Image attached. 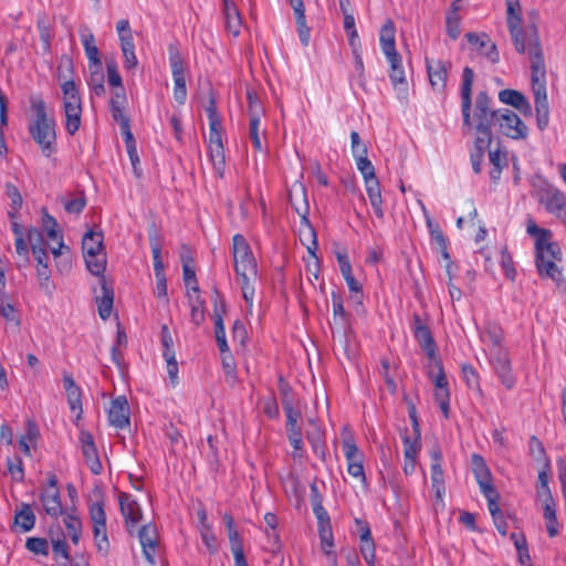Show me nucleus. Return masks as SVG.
I'll use <instances>...</instances> for the list:
<instances>
[{"mask_svg":"<svg viewBox=\"0 0 566 566\" xmlns=\"http://www.w3.org/2000/svg\"><path fill=\"white\" fill-rule=\"evenodd\" d=\"M249 135L252 140L254 149L261 151L263 147L260 138V118H256V115L254 116V118L250 119Z\"/></svg>","mask_w":566,"mask_h":566,"instance_id":"61","label":"nucleus"},{"mask_svg":"<svg viewBox=\"0 0 566 566\" xmlns=\"http://www.w3.org/2000/svg\"><path fill=\"white\" fill-rule=\"evenodd\" d=\"M14 524H17L23 532H29L34 527L35 515L28 503L21 505L20 511L14 515Z\"/></svg>","mask_w":566,"mask_h":566,"instance_id":"31","label":"nucleus"},{"mask_svg":"<svg viewBox=\"0 0 566 566\" xmlns=\"http://www.w3.org/2000/svg\"><path fill=\"white\" fill-rule=\"evenodd\" d=\"M187 297L190 306V319L196 326H199L205 321V301L199 293L192 295L189 291H187Z\"/></svg>","mask_w":566,"mask_h":566,"instance_id":"29","label":"nucleus"},{"mask_svg":"<svg viewBox=\"0 0 566 566\" xmlns=\"http://www.w3.org/2000/svg\"><path fill=\"white\" fill-rule=\"evenodd\" d=\"M7 468L11 478L15 482H23L24 480V470L23 462L20 457H15L14 459H7Z\"/></svg>","mask_w":566,"mask_h":566,"instance_id":"52","label":"nucleus"},{"mask_svg":"<svg viewBox=\"0 0 566 566\" xmlns=\"http://www.w3.org/2000/svg\"><path fill=\"white\" fill-rule=\"evenodd\" d=\"M119 509L125 518V524L129 534H133V528L143 518V512L139 504L128 493L122 492L118 496Z\"/></svg>","mask_w":566,"mask_h":566,"instance_id":"13","label":"nucleus"},{"mask_svg":"<svg viewBox=\"0 0 566 566\" xmlns=\"http://www.w3.org/2000/svg\"><path fill=\"white\" fill-rule=\"evenodd\" d=\"M120 48L124 55V66L127 70H134L138 65L135 54V44L132 35L120 36Z\"/></svg>","mask_w":566,"mask_h":566,"instance_id":"30","label":"nucleus"},{"mask_svg":"<svg viewBox=\"0 0 566 566\" xmlns=\"http://www.w3.org/2000/svg\"><path fill=\"white\" fill-rule=\"evenodd\" d=\"M356 165L357 169L363 175L364 180L377 177L375 172V167L368 159L367 154H365L364 150H360V156L356 157Z\"/></svg>","mask_w":566,"mask_h":566,"instance_id":"46","label":"nucleus"},{"mask_svg":"<svg viewBox=\"0 0 566 566\" xmlns=\"http://www.w3.org/2000/svg\"><path fill=\"white\" fill-rule=\"evenodd\" d=\"M63 112L65 115V129L74 135L81 126L82 97L74 81L61 83Z\"/></svg>","mask_w":566,"mask_h":566,"instance_id":"6","label":"nucleus"},{"mask_svg":"<svg viewBox=\"0 0 566 566\" xmlns=\"http://www.w3.org/2000/svg\"><path fill=\"white\" fill-rule=\"evenodd\" d=\"M139 542L143 547V554L145 558L151 564L155 565V556L154 552L157 546V530L151 524H146L140 527L138 531Z\"/></svg>","mask_w":566,"mask_h":566,"instance_id":"17","label":"nucleus"},{"mask_svg":"<svg viewBox=\"0 0 566 566\" xmlns=\"http://www.w3.org/2000/svg\"><path fill=\"white\" fill-rule=\"evenodd\" d=\"M74 65L73 60L69 55H62L57 65V80L61 83H66L73 80Z\"/></svg>","mask_w":566,"mask_h":566,"instance_id":"37","label":"nucleus"},{"mask_svg":"<svg viewBox=\"0 0 566 566\" xmlns=\"http://www.w3.org/2000/svg\"><path fill=\"white\" fill-rule=\"evenodd\" d=\"M233 241L234 271L240 279L256 280L258 266L251 248L242 234H235Z\"/></svg>","mask_w":566,"mask_h":566,"instance_id":"8","label":"nucleus"},{"mask_svg":"<svg viewBox=\"0 0 566 566\" xmlns=\"http://www.w3.org/2000/svg\"><path fill=\"white\" fill-rule=\"evenodd\" d=\"M474 72L465 66L462 71V83L460 88L461 113L464 126H473L476 132V138L493 140L492 126L496 125L501 109H492V99L486 91H480L475 97L474 111L472 108V86Z\"/></svg>","mask_w":566,"mask_h":566,"instance_id":"1","label":"nucleus"},{"mask_svg":"<svg viewBox=\"0 0 566 566\" xmlns=\"http://www.w3.org/2000/svg\"><path fill=\"white\" fill-rule=\"evenodd\" d=\"M465 38L469 43L478 46L480 54L488 57L492 63L499 62L500 55L496 45L489 39V36L485 33L479 35L474 32H468L465 34Z\"/></svg>","mask_w":566,"mask_h":566,"instance_id":"18","label":"nucleus"},{"mask_svg":"<svg viewBox=\"0 0 566 566\" xmlns=\"http://www.w3.org/2000/svg\"><path fill=\"white\" fill-rule=\"evenodd\" d=\"M546 209L549 212L566 210V197L559 192H552L546 200Z\"/></svg>","mask_w":566,"mask_h":566,"instance_id":"57","label":"nucleus"},{"mask_svg":"<svg viewBox=\"0 0 566 566\" xmlns=\"http://www.w3.org/2000/svg\"><path fill=\"white\" fill-rule=\"evenodd\" d=\"M319 537L322 542V548L326 553L327 556L332 558L333 565H336V555L331 551V548L334 546L333 544V533L331 525H322L319 527Z\"/></svg>","mask_w":566,"mask_h":566,"instance_id":"42","label":"nucleus"},{"mask_svg":"<svg viewBox=\"0 0 566 566\" xmlns=\"http://www.w3.org/2000/svg\"><path fill=\"white\" fill-rule=\"evenodd\" d=\"M277 389L281 396L282 407L285 408L286 403H289L290 406H294L291 395L292 388L283 376H280L277 379Z\"/></svg>","mask_w":566,"mask_h":566,"instance_id":"60","label":"nucleus"},{"mask_svg":"<svg viewBox=\"0 0 566 566\" xmlns=\"http://www.w3.org/2000/svg\"><path fill=\"white\" fill-rule=\"evenodd\" d=\"M168 54L172 76L185 74V62L176 44H170L168 46Z\"/></svg>","mask_w":566,"mask_h":566,"instance_id":"38","label":"nucleus"},{"mask_svg":"<svg viewBox=\"0 0 566 566\" xmlns=\"http://www.w3.org/2000/svg\"><path fill=\"white\" fill-rule=\"evenodd\" d=\"M431 483L436 497L442 500L446 488L441 464H431Z\"/></svg>","mask_w":566,"mask_h":566,"instance_id":"39","label":"nucleus"},{"mask_svg":"<svg viewBox=\"0 0 566 566\" xmlns=\"http://www.w3.org/2000/svg\"><path fill=\"white\" fill-rule=\"evenodd\" d=\"M129 419L130 409L127 398L125 396H118L113 399L108 410L109 423L117 429H124L129 426Z\"/></svg>","mask_w":566,"mask_h":566,"instance_id":"15","label":"nucleus"},{"mask_svg":"<svg viewBox=\"0 0 566 566\" xmlns=\"http://www.w3.org/2000/svg\"><path fill=\"white\" fill-rule=\"evenodd\" d=\"M6 195L11 200V210L8 212V216L10 219H15L23 203L22 196L19 189L9 182L6 185Z\"/></svg>","mask_w":566,"mask_h":566,"instance_id":"36","label":"nucleus"},{"mask_svg":"<svg viewBox=\"0 0 566 566\" xmlns=\"http://www.w3.org/2000/svg\"><path fill=\"white\" fill-rule=\"evenodd\" d=\"M491 364H492L496 375L499 376L501 382L507 389H512L515 384V378L512 375L511 360L509 357V353L506 355H502V357H500L496 360H493V363H491Z\"/></svg>","mask_w":566,"mask_h":566,"instance_id":"25","label":"nucleus"},{"mask_svg":"<svg viewBox=\"0 0 566 566\" xmlns=\"http://www.w3.org/2000/svg\"><path fill=\"white\" fill-rule=\"evenodd\" d=\"M201 538L205 545L207 546L210 554H216L218 551L217 547V538L211 530L210 525H203V527L200 528Z\"/></svg>","mask_w":566,"mask_h":566,"instance_id":"62","label":"nucleus"},{"mask_svg":"<svg viewBox=\"0 0 566 566\" xmlns=\"http://www.w3.org/2000/svg\"><path fill=\"white\" fill-rule=\"evenodd\" d=\"M63 386L67 396V401L72 411H77L76 418L80 419L83 413L82 390L75 384L72 375L64 374Z\"/></svg>","mask_w":566,"mask_h":566,"instance_id":"20","label":"nucleus"},{"mask_svg":"<svg viewBox=\"0 0 566 566\" xmlns=\"http://www.w3.org/2000/svg\"><path fill=\"white\" fill-rule=\"evenodd\" d=\"M222 124L221 120L209 123L208 148L209 157L217 175L222 178L224 174L226 156L222 144Z\"/></svg>","mask_w":566,"mask_h":566,"instance_id":"9","label":"nucleus"},{"mask_svg":"<svg viewBox=\"0 0 566 566\" xmlns=\"http://www.w3.org/2000/svg\"><path fill=\"white\" fill-rule=\"evenodd\" d=\"M302 195H303L302 206H295V203L293 202L292 195H290V202L294 207L297 214L301 217L302 224L305 226L306 232L308 234V239L311 240V245H307V251L313 256L314 261H313V268H312V264L308 263L307 269L311 272H313L314 277L317 279L319 263H318V258L315 254V251L318 248L317 240H316V232H315L314 228L311 226L310 220H308L310 207L305 199V190H302Z\"/></svg>","mask_w":566,"mask_h":566,"instance_id":"10","label":"nucleus"},{"mask_svg":"<svg viewBox=\"0 0 566 566\" xmlns=\"http://www.w3.org/2000/svg\"><path fill=\"white\" fill-rule=\"evenodd\" d=\"M56 227L57 222L55 218L49 214L46 208H42V228L52 240H56L57 237H60L56 231Z\"/></svg>","mask_w":566,"mask_h":566,"instance_id":"55","label":"nucleus"},{"mask_svg":"<svg viewBox=\"0 0 566 566\" xmlns=\"http://www.w3.org/2000/svg\"><path fill=\"white\" fill-rule=\"evenodd\" d=\"M525 96L521 92H518L516 90H511V88L502 90L499 93V99L502 103L510 105L516 109H517L518 105L522 103V99Z\"/></svg>","mask_w":566,"mask_h":566,"instance_id":"51","label":"nucleus"},{"mask_svg":"<svg viewBox=\"0 0 566 566\" xmlns=\"http://www.w3.org/2000/svg\"><path fill=\"white\" fill-rule=\"evenodd\" d=\"M389 64V77L394 84V86H398L399 84H406L405 70L402 67V57L395 49L384 51Z\"/></svg>","mask_w":566,"mask_h":566,"instance_id":"23","label":"nucleus"},{"mask_svg":"<svg viewBox=\"0 0 566 566\" xmlns=\"http://www.w3.org/2000/svg\"><path fill=\"white\" fill-rule=\"evenodd\" d=\"M526 232L534 239L535 259L548 261H563V252L559 244L553 240L549 229L538 227L533 220H528Z\"/></svg>","mask_w":566,"mask_h":566,"instance_id":"7","label":"nucleus"},{"mask_svg":"<svg viewBox=\"0 0 566 566\" xmlns=\"http://www.w3.org/2000/svg\"><path fill=\"white\" fill-rule=\"evenodd\" d=\"M506 22L515 50L524 54L526 51L531 59L532 42L536 39L542 49L538 29L535 23L522 28V8L520 0H506Z\"/></svg>","mask_w":566,"mask_h":566,"instance_id":"4","label":"nucleus"},{"mask_svg":"<svg viewBox=\"0 0 566 566\" xmlns=\"http://www.w3.org/2000/svg\"><path fill=\"white\" fill-rule=\"evenodd\" d=\"M451 62L442 60L426 59V67L430 85L434 91L443 92L447 86L448 73L451 69Z\"/></svg>","mask_w":566,"mask_h":566,"instance_id":"12","label":"nucleus"},{"mask_svg":"<svg viewBox=\"0 0 566 566\" xmlns=\"http://www.w3.org/2000/svg\"><path fill=\"white\" fill-rule=\"evenodd\" d=\"M87 270L99 277L102 295L96 297L99 317L103 321L109 318L114 304V290L104 275L106 269V253L98 252L96 256L84 255Z\"/></svg>","mask_w":566,"mask_h":566,"instance_id":"5","label":"nucleus"},{"mask_svg":"<svg viewBox=\"0 0 566 566\" xmlns=\"http://www.w3.org/2000/svg\"><path fill=\"white\" fill-rule=\"evenodd\" d=\"M492 142L493 140L475 137L473 148L470 151V160L472 169L475 174L481 172V165L484 159L485 151L490 147Z\"/></svg>","mask_w":566,"mask_h":566,"instance_id":"27","label":"nucleus"},{"mask_svg":"<svg viewBox=\"0 0 566 566\" xmlns=\"http://www.w3.org/2000/svg\"><path fill=\"white\" fill-rule=\"evenodd\" d=\"M396 28L392 20L388 19L380 30V46L382 52L386 50H392L396 48V39H395Z\"/></svg>","mask_w":566,"mask_h":566,"instance_id":"35","label":"nucleus"},{"mask_svg":"<svg viewBox=\"0 0 566 566\" xmlns=\"http://www.w3.org/2000/svg\"><path fill=\"white\" fill-rule=\"evenodd\" d=\"M88 84H90L92 91L97 96H101L105 93L104 74L102 72H99V71L92 72Z\"/></svg>","mask_w":566,"mask_h":566,"instance_id":"64","label":"nucleus"},{"mask_svg":"<svg viewBox=\"0 0 566 566\" xmlns=\"http://www.w3.org/2000/svg\"><path fill=\"white\" fill-rule=\"evenodd\" d=\"M80 443L85 462L90 467L92 473L99 474L103 470L102 462L98 457L93 436L85 430L80 432Z\"/></svg>","mask_w":566,"mask_h":566,"instance_id":"14","label":"nucleus"},{"mask_svg":"<svg viewBox=\"0 0 566 566\" xmlns=\"http://www.w3.org/2000/svg\"><path fill=\"white\" fill-rule=\"evenodd\" d=\"M460 24H461V17L460 14H455V13H450V12H447V15H446V29H447V33L448 35L452 39V40H457L461 33V28H460Z\"/></svg>","mask_w":566,"mask_h":566,"instance_id":"54","label":"nucleus"},{"mask_svg":"<svg viewBox=\"0 0 566 566\" xmlns=\"http://www.w3.org/2000/svg\"><path fill=\"white\" fill-rule=\"evenodd\" d=\"M40 499L48 515L56 518L63 514V506L59 489H45L41 493Z\"/></svg>","mask_w":566,"mask_h":566,"instance_id":"22","label":"nucleus"},{"mask_svg":"<svg viewBox=\"0 0 566 566\" xmlns=\"http://www.w3.org/2000/svg\"><path fill=\"white\" fill-rule=\"evenodd\" d=\"M413 336L420 345L421 349L426 353L428 358L431 360V366H436V360H441L437 357V344L433 339L432 333L429 326H418L413 331Z\"/></svg>","mask_w":566,"mask_h":566,"instance_id":"19","label":"nucleus"},{"mask_svg":"<svg viewBox=\"0 0 566 566\" xmlns=\"http://www.w3.org/2000/svg\"><path fill=\"white\" fill-rule=\"evenodd\" d=\"M366 192L377 218H384L380 182L377 177L364 180Z\"/></svg>","mask_w":566,"mask_h":566,"instance_id":"24","label":"nucleus"},{"mask_svg":"<svg viewBox=\"0 0 566 566\" xmlns=\"http://www.w3.org/2000/svg\"><path fill=\"white\" fill-rule=\"evenodd\" d=\"M531 82L534 94L536 124L539 130H544L549 122V108L546 92V66L543 49H539L535 40L531 49Z\"/></svg>","mask_w":566,"mask_h":566,"instance_id":"2","label":"nucleus"},{"mask_svg":"<svg viewBox=\"0 0 566 566\" xmlns=\"http://www.w3.org/2000/svg\"><path fill=\"white\" fill-rule=\"evenodd\" d=\"M174 97L176 102L180 105L185 104L187 98V86H186V76L185 74L174 75Z\"/></svg>","mask_w":566,"mask_h":566,"instance_id":"56","label":"nucleus"},{"mask_svg":"<svg viewBox=\"0 0 566 566\" xmlns=\"http://www.w3.org/2000/svg\"><path fill=\"white\" fill-rule=\"evenodd\" d=\"M51 542H52V551H53L55 558H57V557L63 558V560H64L63 565H66L70 562L71 556H70L69 546H67V543H66L64 536L57 537V538L51 537Z\"/></svg>","mask_w":566,"mask_h":566,"instance_id":"50","label":"nucleus"},{"mask_svg":"<svg viewBox=\"0 0 566 566\" xmlns=\"http://www.w3.org/2000/svg\"><path fill=\"white\" fill-rule=\"evenodd\" d=\"M286 416V430L287 433L302 431L301 427L297 424L298 419L301 418L300 411H297L294 406H290L286 403L285 408H283Z\"/></svg>","mask_w":566,"mask_h":566,"instance_id":"49","label":"nucleus"},{"mask_svg":"<svg viewBox=\"0 0 566 566\" xmlns=\"http://www.w3.org/2000/svg\"><path fill=\"white\" fill-rule=\"evenodd\" d=\"M343 449L347 460V465H349V463L363 462V457L352 437L344 438Z\"/></svg>","mask_w":566,"mask_h":566,"instance_id":"44","label":"nucleus"},{"mask_svg":"<svg viewBox=\"0 0 566 566\" xmlns=\"http://www.w3.org/2000/svg\"><path fill=\"white\" fill-rule=\"evenodd\" d=\"M403 442V455L405 458L409 459H416L418 452L420 451L421 443H420V437L418 436H403L402 437Z\"/></svg>","mask_w":566,"mask_h":566,"instance_id":"47","label":"nucleus"},{"mask_svg":"<svg viewBox=\"0 0 566 566\" xmlns=\"http://www.w3.org/2000/svg\"><path fill=\"white\" fill-rule=\"evenodd\" d=\"M83 255L96 256L104 251L103 233L88 230L82 239Z\"/></svg>","mask_w":566,"mask_h":566,"instance_id":"26","label":"nucleus"},{"mask_svg":"<svg viewBox=\"0 0 566 566\" xmlns=\"http://www.w3.org/2000/svg\"><path fill=\"white\" fill-rule=\"evenodd\" d=\"M426 223L429 229L431 240L434 241L438 244V247L448 243V239L446 238L442 229L437 222H434L432 219L428 217Z\"/></svg>","mask_w":566,"mask_h":566,"instance_id":"58","label":"nucleus"},{"mask_svg":"<svg viewBox=\"0 0 566 566\" xmlns=\"http://www.w3.org/2000/svg\"><path fill=\"white\" fill-rule=\"evenodd\" d=\"M504 338V332L501 326L490 323L485 326L484 333L482 335V340L488 339L492 346L502 345Z\"/></svg>","mask_w":566,"mask_h":566,"instance_id":"43","label":"nucleus"},{"mask_svg":"<svg viewBox=\"0 0 566 566\" xmlns=\"http://www.w3.org/2000/svg\"><path fill=\"white\" fill-rule=\"evenodd\" d=\"M247 98H248V112H249L250 119L254 118L255 115H256V118H261L263 108L258 102L256 92H254L253 90H248Z\"/></svg>","mask_w":566,"mask_h":566,"instance_id":"59","label":"nucleus"},{"mask_svg":"<svg viewBox=\"0 0 566 566\" xmlns=\"http://www.w3.org/2000/svg\"><path fill=\"white\" fill-rule=\"evenodd\" d=\"M192 261H193L192 256L189 253L181 254L185 284L190 293L193 292L195 294H198L200 292V289H199L198 282H197L195 269L192 266H190V263Z\"/></svg>","mask_w":566,"mask_h":566,"instance_id":"28","label":"nucleus"},{"mask_svg":"<svg viewBox=\"0 0 566 566\" xmlns=\"http://www.w3.org/2000/svg\"><path fill=\"white\" fill-rule=\"evenodd\" d=\"M93 535L96 543L97 551L102 554H107L109 548V542L107 538L106 525H93Z\"/></svg>","mask_w":566,"mask_h":566,"instance_id":"45","label":"nucleus"},{"mask_svg":"<svg viewBox=\"0 0 566 566\" xmlns=\"http://www.w3.org/2000/svg\"><path fill=\"white\" fill-rule=\"evenodd\" d=\"M25 547L36 555H49V544L43 537H29L25 542Z\"/></svg>","mask_w":566,"mask_h":566,"instance_id":"53","label":"nucleus"},{"mask_svg":"<svg viewBox=\"0 0 566 566\" xmlns=\"http://www.w3.org/2000/svg\"><path fill=\"white\" fill-rule=\"evenodd\" d=\"M83 45L90 62H93L97 67H101L99 52L94 44V35L92 33L83 36Z\"/></svg>","mask_w":566,"mask_h":566,"instance_id":"48","label":"nucleus"},{"mask_svg":"<svg viewBox=\"0 0 566 566\" xmlns=\"http://www.w3.org/2000/svg\"><path fill=\"white\" fill-rule=\"evenodd\" d=\"M224 13L228 30L234 35H239L241 19L235 4L229 0H223Z\"/></svg>","mask_w":566,"mask_h":566,"instance_id":"32","label":"nucleus"},{"mask_svg":"<svg viewBox=\"0 0 566 566\" xmlns=\"http://www.w3.org/2000/svg\"><path fill=\"white\" fill-rule=\"evenodd\" d=\"M429 377L433 380L436 387V400L438 403H442L444 401L450 402V392L448 388V380L443 370L442 361L436 360V366L430 367Z\"/></svg>","mask_w":566,"mask_h":566,"instance_id":"16","label":"nucleus"},{"mask_svg":"<svg viewBox=\"0 0 566 566\" xmlns=\"http://www.w3.org/2000/svg\"><path fill=\"white\" fill-rule=\"evenodd\" d=\"M294 14H295L300 40H301L302 44L306 46L310 42V28L306 25L305 7L294 9Z\"/></svg>","mask_w":566,"mask_h":566,"instance_id":"41","label":"nucleus"},{"mask_svg":"<svg viewBox=\"0 0 566 566\" xmlns=\"http://www.w3.org/2000/svg\"><path fill=\"white\" fill-rule=\"evenodd\" d=\"M471 463L478 484L492 480V474L485 463V460L481 455L474 453L472 455Z\"/></svg>","mask_w":566,"mask_h":566,"instance_id":"33","label":"nucleus"},{"mask_svg":"<svg viewBox=\"0 0 566 566\" xmlns=\"http://www.w3.org/2000/svg\"><path fill=\"white\" fill-rule=\"evenodd\" d=\"M496 124L509 138L525 139L528 135V127L512 109L502 108Z\"/></svg>","mask_w":566,"mask_h":566,"instance_id":"11","label":"nucleus"},{"mask_svg":"<svg viewBox=\"0 0 566 566\" xmlns=\"http://www.w3.org/2000/svg\"><path fill=\"white\" fill-rule=\"evenodd\" d=\"M562 261H548L543 260V254L541 253L539 259H535V265L538 273V276L541 279H549L553 282H555L557 285H559L560 282H563V273L562 268L559 266V263Z\"/></svg>","mask_w":566,"mask_h":566,"instance_id":"21","label":"nucleus"},{"mask_svg":"<svg viewBox=\"0 0 566 566\" xmlns=\"http://www.w3.org/2000/svg\"><path fill=\"white\" fill-rule=\"evenodd\" d=\"M148 239L151 248L154 263L163 261L161 248L164 243V238L154 222L148 227Z\"/></svg>","mask_w":566,"mask_h":566,"instance_id":"34","label":"nucleus"},{"mask_svg":"<svg viewBox=\"0 0 566 566\" xmlns=\"http://www.w3.org/2000/svg\"><path fill=\"white\" fill-rule=\"evenodd\" d=\"M32 118L29 120L28 130L34 143L45 157L55 151L56 132L55 120L46 113V104L42 98L31 97Z\"/></svg>","mask_w":566,"mask_h":566,"instance_id":"3","label":"nucleus"},{"mask_svg":"<svg viewBox=\"0 0 566 566\" xmlns=\"http://www.w3.org/2000/svg\"><path fill=\"white\" fill-rule=\"evenodd\" d=\"M344 14V29L348 33L349 36V45L355 46V43H359L358 41V33L355 28V19L353 14L349 12L343 13Z\"/></svg>","mask_w":566,"mask_h":566,"instance_id":"63","label":"nucleus"},{"mask_svg":"<svg viewBox=\"0 0 566 566\" xmlns=\"http://www.w3.org/2000/svg\"><path fill=\"white\" fill-rule=\"evenodd\" d=\"M98 500L90 505V517L93 525H106V513L104 510V502L101 492H98Z\"/></svg>","mask_w":566,"mask_h":566,"instance_id":"40","label":"nucleus"}]
</instances>
